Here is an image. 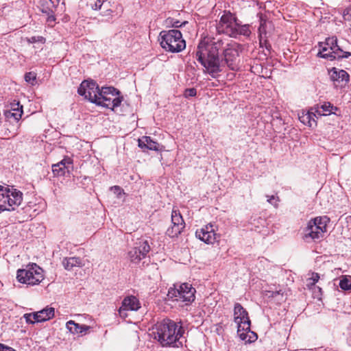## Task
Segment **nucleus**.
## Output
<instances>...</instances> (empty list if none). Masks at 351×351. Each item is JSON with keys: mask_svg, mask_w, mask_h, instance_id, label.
Masks as SVG:
<instances>
[{"mask_svg": "<svg viewBox=\"0 0 351 351\" xmlns=\"http://www.w3.org/2000/svg\"><path fill=\"white\" fill-rule=\"evenodd\" d=\"M219 38L205 37L200 41L196 51L197 60L212 77L219 76Z\"/></svg>", "mask_w": 351, "mask_h": 351, "instance_id": "f257e3e1", "label": "nucleus"}, {"mask_svg": "<svg viewBox=\"0 0 351 351\" xmlns=\"http://www.w3.org/2000/svg\"><path fill=\"white\" fill-rule=\"evenodd\" d=\"M154 337L162 347H180L181 337L184 332L183 328L169 319L157 322L154 328Z\"/></svg>", "mask_w": 351, "mask_h": 351, "instance_id": "f03ea898", "label": "nucleus"}, {"mask_svg": "<svg viewBox=\"0 0 351 351\" xmlns=\"http://www.w3.org/2000/svg\"><path fill=\"white\" fill-rule=\"evenodd\" d=\"M234 320L237 325V335L245 343L255 341L258 336L250 329L251 322L247 311L239 304L234 307Z\"/></svg>", "mask_w": 351, "mask_h": 351, "instance_id": "7ed1b4c3", "label": "nucleus"}, {"mask_svg": "<svg viewBox=\"0 0 351 351\" xmlns=\"http://www.w3.org/2000/svg\"><path fill=\"white\" fill-rule=\"evenodd\" d=\"M221 34L236 38L238 35L249 36L251 31L248 25H239L234 14L225 10L221 16Z\"/></svg>", "mask_w": 351, "mask_h": 351, "instance_id": "20e7f679", "label": "nucleus"}, {"mask_svg": "<svg viewBox=\"0 0 351 351\" xmlns=\"http://www.w3.org/2000/svg\"><path fill=\"white\" fill-rule=\"evenodd\" d=\"M160 45L166 51L178 53L186 47L185 40L182 38L180 31L171 29L162 31L160 33Z\"/></svg>", "mask_w": 351, "mask_h": 351, "instance_id": "39448f33", "label": "nucleus"}, {"mask_svg": "<svg viewBox=\"0 0 351 351\" xmlns=\"http://www.w3.org/2000/svg\"><path fill=\"white\" fill-rule=\"evenodd\" d=\"M23 200L22 193L15 189L0 185V213L14 210Z\"/></svg>", "mask_w": 351, "mask_h": 351, "instance_id": "423d86ee", "label": "nucleus"}, {"mask_svg": "<svg viewBox=\"0 0 351 351\" xmlns=\"http://www.w3.org/2000/svg\"><path fill=\"white\" fill-rule=\"evenodd\" d=\"M329 221L330 219L326 216L311 219L304 230V239L306 241H316L321 239L327 231V224Z\"/></svg>", "mask_w": 351, "mask_h": 351, "instance_id": "0eeeda50", "label": "nucleus"}, {"mask_svg": "<svg viewBox=\"0 0 351 351\" xmlns=\"http://www.w3.org/2000/svg\"><path fill=\"white\" fill-rule=\"evenodd\" d=\"M16 279L27 285H38L44 279L43 270L36 263L27 265L25 268L17 270Z\"/></svg>", "mask_w": 351, "mask_h": 351, "instance_id": "6e6552de", "label": "nucleus"}, {"mask_svg": "<svg viewBox=\"0 0 351 351\" xmlns=\"http://www.w3.org/2000/svg\"><path fill=\"white\" fill-rule=\"evenodd\" d=\"M123 100L120 92L114 87H103L99 93L97 105L114 110Z\"/></svg>", "mask_w": 351, "mask_h": 351, "instance_id": "1a4fd4ad", "label": "nucleus"}, {"mask_svg": "<svg viewBox=\"0 0 351 351\" xmlns=\"http://www.w3.org/2000/svg\"><path fill=\"white\" fill-rule=\"evenodd\" d=\"M195 289L189 283L174 285L170 287L167 295L169 298L182 302H192L195 300Z\"/></svg>", "mask_w": 351, "mask_h": 351, "instance_id": "9d476101", "label": "nucleus"}, {"mask_svg": "<svg viewBox=\"0 0 351 351\" xmlns=\"http://www.w3.org/2000/svg\"><path fill=\"white\" fill-rule=\"evenodd\" d=\"M100 90L95 82L84 80L81 83L77 92L79 95L84 96L85 99L97 104Z\"/></svg>", "mask_w": 351, "mask_h": 351, "instance_id": "9b49d317", "label": "nucleus"}, {"mask_svg": "<svg viewBox=\"0 0 351 351\" xmlns=\"http://www.w3.org/2000/svg\"><path fill=\"white\" fill-rule=\"evenodd\" d=\"M324 45H326L331 51L328 53H324L323 58H328L331 60L339 58H347L351 56V53L343 51L337 45V37H331L326 39L325 43H322Z\"/></svg>", "mask_w": 351, "mask_h": 351, "instance_id": "f8f14e48", "label": "nucleus"}, {"mask_svg": "<svg viewBox=\"0 0 351 351\" xmlns=\"http://www.w3.org/2000/svg\"><path fill=\"white\" fill-rule=\"evenodd\" d=\"M150 250L149 245L147 241L141 239L135 243V246L128 252L129 258L131 262L134 263H139L143 258H145Z\"/></svg>", "mask_w": 351, "mask_h": 351, "instance_id": "ddd939ff", "label": "nucleus"}, {"mask_svg": "<svg viewBox=\"0 0 351 351\" xmlns=\"http://www.w3.org/2000/svg\"><path fill=\"white\" fill-rule=\"evenodd\" d=\"M141 308V304L138 299L133 295L125 297L121 303V306L119 309V315L125 318L128 317V311H136Z\"/></svg>", "mask_w": 351, "mask_h": 351, "instance_id": "4468645a", "label": "nucleus"}, {"mask_svg": "<svg viewBox=\"0 0 351 351\" xmlns=\"http://www.w3.org/2000/svg\"><path fill=\"white\" fill-rule=\"evenodd\" d=\"M195 235L201 241L208 244H213L217 241V234L215 232L213 226L211 224L197 230Z\"/></svg>", "mask_w": 351, "mask_h": 351, "instance_id": "2eb2a0df", "label": "nucleus"}, {"mask_svg": "<svg viewBox=\"0 0 351 351\" xmlns=\"http://www.w3.org/2000/svg\"><path fill=\"white\" fill-rule=\"evenodd\" d=\"M329 73L330 78L333 82H341L345 84L349 82V75L344 70L333 67L330 70Z\"/></svg>", "mask_w": 351, "mask_h": 351, "instance_id": "dca6fc26", "label": "nucleus"}, {"mask_svg": "<svg viewBox=\"0 0 351 351\" xmlns=\"http://www.w3.org/2000/svg\"><path fill=\"white\" fill-rule=\"evenodd\" d=\"M54 316V308L47 306L41 311L33 313V318L36 322L49 320Z\"/></svg>", "mask_w": 351, "mask_h": 351, "instance_id": "f3484780", "label": "nucleus"}, {"mask_svg": "<svg viewBox=\"0 0 351 351\" xmlns=\"http://www.w3.org/2000/svg\"><path fill=\"white\" fill-rule=\"evenodd\" d=\"M66 328L69 330L72 334H80L83 335L86 333L90 328L89 326H86L84 324H79L75 323L73 320H70L66 324Z\"/></svg>", "mask_w": 351, "mask_h": 351, "instance_id": "a211bd4d", "label": "nucleus"}, {"mask_svg": "<svg viewBox=\"0 0 351 351\" xmlns=\"http://www.w3.org/2000/svg\"><path fill=\"white\" fill-rule=\"evenodd\" d=\"M138 146L141 148L154 151H158L160 148V145L157 142L154 141L149 136H143L141 139H139Z\"/></svg>", "mask_w": 351, "mask_h": 351, "instance_id": "6ab92c4d", "label": "nucleus"}, {"mask_svg": "<svg viewBox=\"0 0 351 351\" xmlns=\"http://www.w3.org/2000/svg\"><path fill=\"white\" fill-rule=\"evenodd\" d=\"M62 265L65 269L71 270L74 267H82L84 264L79 257L64 258L62 261Z\"/></svg>", "mask_w": 351, "mask_h": 351, "instance_id": "aec40b11", "label": "nucleus"}, {"mask_svg": "<svg viewBox=\"0 0 351 351\" xmlns=\"http://www.w3.org/2000/svg\"><path fill=\"white\" fill-rule=\"evenodd\" d=\"M313 109H311V111H308L306 113H303L301 116L299 117L300 121L304 124L308 125L309 127H311L313 124L316 123L314 117H316L317 114L315 111L313 112Z\"/></svg>", "mask_w": 351, "mask_h": 351, "instance_id": "412c9836", "label": "nucleus"}, {"mask_svg": "<svg viewBox=\"0 0 351 351\" xmlns=\"http://www.w3.org/2000/svg\"><path fill=\"white\" fill-rule=\"evenodd\" d=\"M334 108L337 109L330 103L325 102L320 106H318L315 108V111L318 116L321 117L331 114Z\"/></svg>", "mask_w": 351, "mask_h": 351, "instance_id": "4be33fe9", "label": "nucleus"}, {"mask_svg": "<svg viewBox=\"0 0 351 351\" xmlns=\"http://www.w3.org/2000/svg\"><path fill=\"white\" fill-rule=\"evenodd\" d=\"M171 223H177V228H184L185 223L179 210L173 209L171 213Z\"/></svg>", "mask_w": 351, "mask_h": 351, "instance_id": "5701e85b", "label": "nucleus"}, {"mask_svg": "<svg viewBox=\"0 0 351 351\" xmlns=\"http://www.w3.org/2000/svg\"><path fill=\"white\" fill-rule=\"evenodd\" d=\"M171 224L172 226L167 230L166 234L169 237H176L182 232L184 228H177V223H171Z\"/></svg>", "mask_w": 351, "mask_h": 351, "instance_id": "b1692460", "label": "nucleus"}, {"mask_svg": "<svg viewBox=\"0 0 351 351\" xmlns=\"http://www.w3.org/2000/svg\"><path fill=\"white\" fill-rule=\"evenodd\" d=\"M23 113V111H17V112H14L10 110H5L4 114L7 119L13 118L15 121H19Z\"/></svg>", "mask_w": 351, "mask_h": 351, "instance_id": "393cba45", "label": "nucleus"}, {"mask_svg": "<svg viewBox=\"0 0 351 351\" xmlns=\"http://www.w3.org/2000/svg\"><path fill=\"white\" fill-rule=\"evenodd\" d=\"M319 279V274L315 273V272L311 273V277H309L306 280V282H307L306 286L309 289H311L312 287H313L315 285V283L318 282Z\"/></svg>", "mask_w": 351, "mask_h": 351, "instance_id": "a878e982", "label": "nucleus"}, {"mask_svg": "<svg viewBox=\"0 0 351 351\" xmlns=\"http://www.w3.org/2000/svg\"><path fill=\"white\" fill-rule=\"evenodd\" d=\"M339 287L343 290H350L351 289V277H343L340 280Z\"/></svg>", "mask_w": 351, "mask_h": 351, "instance_id": "bb28decb", "label": "nucleus"}, {"mask_svg": "<svg viewBox=\"0 0 351 351\" xmlns=\"http://www.w3.org/2000/svg\"><path fill=\"white\" fill-rule=\"evenodd\" d=\"M109 3L108 0H96L95 3L91 5V8L95 10H101L103 5L108 8Z\"/></svg>", "mask_w": 351, "mask_h": 351, "instance_id": "cd10ccee", "label": "nucleus"}, {"mask_svg": "<svg viewBox=\"0 0 351 351\" xmlns=\"http://www.w3.org/2000/svg\"><path fill=\"white\" fill-rule=\"evenodd\" d=\"M52 171L56 176H64L65 173V169L58 163L52 166Z\"/></svg>", "mask_w": 351, "mask_h": 351, "instance_id": "c85d7f7f", "label": "nucleus"}, {"mask_svg": "<svg viewBox=\"0 0 351 351\" xmlns=\"http://www.w3.org/2000/svg\"><path fill=\"white\" fill-rule=\"evenodd\" d=\"M10 110L14 112H17V111H23V106L20 105L19 101L14 100L10 104Z\"/></svg>", "mask_w": 351, "mask_h": 351, "instance_id": "c756f323", "label": "nucleus"}, {"mask_svg": "<svg viewBox=\"0 0 351 351\" xmlns=\"http://www.w3.org/2000/svg\"><path fill=\"white\" fill-rule=\"evenodd\" d=\"M259 36L262 38V36L266 34V21L262 17L260 19V26L258 27Z\"/></svg>", "mask_w": 351, "mask_h": 351, "instance_id": "7c9ffc66", "label": "nucleus"}, {"mask_svg": "<svg viewBox=\"0 0 351 351\" xmlns=\"http://www.w3.org/2000/svg\"><path fill=\"white\" fill-rule=\"evenodd\" d=\"M36 75L34 72H29L25 75V80L27 82L31 83L34 84V81L36 80Z\"/></svg>", "mask_w": 351, "mask_h": 351, "instance_id": "2f4dec72", "label": "nucleus"}, {"mask_svg": "<svg viewBox=\"0 0 351 351\" xmlns=\"http://www.w3.org/2000/svg\"><path fill=\"white\" fill-rule=\"evenodd\" d=\"M266 197L267 198V201L274 205L275 207L278 206V202H279V198L278 196L275 195H267Z\"/></svg>", "mask_w": 351, "mask_h": 351, "instance_id": "473e14b6", "label": "nucleus"}, {"mask_svg": "<svg viewBox=\"0 0 351 351\" xmlns=\"http://www.w3.org/2000/svg\"><path fill=\"white\" fill-rule=\"evenodd\" d=\"M27 41L29 43H35L37 42L45 43V38L43 36H32L27 38Z\"/></svg>", "mask_w": 351, "mask_h": 351, "instance_id": "72a5a7b5", "label": "nucleus"}, {"mask_svg": "<svg viewBox=\"0 0 351 351\" xmlns=\"http://www.w3.org/2000/svg\"><path fill=\"white\" fill-rule=\"evenodd\" d=\"M60 166H62L64 169H68L69 166L72 164V161L71 158H66L62 160L60 162H58Z\"/></svg>", "mask_w": 351, "mask_h": 351, "instance_id": "f704fd0d", "label": "nucleus"}, {"mask_svg": "<svg viewBox=\"0 0 351 351\" xmlns=\"http://www.w3.org/2000/svg\"><path fill=\"white\" fill-rule=\"evenodd\" d=\"M319 47H320V49H319V51L318 53V56H320L321 58H323V55L324 53H328L329 51H331L328 47H326V45H324L322 43H320L319 44Z\"/></svg>", "mask_w": 351, "mask_h": 351, "instance_id": "c9c22d12", "label": "nucleus"}, {"mask_svg": "<svg viewBox=\"0 0 351 351\" xmlns=\"http://www.w3.org/2000/svg\"><path fill=\"white\" fill-rule=\"evenodd\" d=\"M197 94V90L194 88H187L185 90L184 96L185 97H194Z\"/></svg>", "mask_w": 351, "mask_h": 351, "instance_id": "e433bc0d", "label": "nucleus"}, {"mask_svg": "<svg viewBox=\"0 0 351 351\" xmlns=\"http://www.w3.org/2000/svg\"><path fill=\"white\" fill-rule=\"evenodd\" d=\"M24 317H25V319H26V322H27V323H32V324H34V323L36 322V321H34V319L33 318V313H32V314H31V313H29V314H25V315H24Z\"/></svg>", "mask_w": 351, "mask_h": 351, "instance_id": "4c0bfd02", "label": "nucleus"}, {"mask_svg": "<svg viewBox=\"0 0 351 351\" xmlns=\"http://www.w3.org/2000/svg\"><path fill=\"white\" fill-rule=\"evenodd\" d=\"M55 21H56V18L52 14L49 15L47 19V22L48 25L50 26L53 25Z\"/></svg>", "mask_w": 351, "mask_h": 351, "instance_id": "58836bf2", "label": "nucleus"}, {"mask_svg": "<svg viewBox=\"0 0 351 351\" xmlns=\"http://www.w3.org/2000/svg\"><path fill=\"white\" fill-rule=\"evenodd\" d=\"M186 23H187L186 21H184L182 23H180L179 21L174 19V21L171 23V27L177 28V27H182V25H184Z\"/></svg>", "mask_w": 351, "mask_h": 351, "instance_id": "ea45409f", "label": "nucleus"}, {"mask_svg": "<svg viewBox=\"0 0 351 351\" xmlns=\"http://www.w3.org/2000/svg\"><path fill=\"white\" fill-rule=\"evenodd\" d=\"M269 293H271V294L269 295V297L274 298V297H276V296H277L278 295H282V293H281V290L277 291H271V292L269 291Z\"/></svg>", "mask_w": 351, "mask_h": 351, "instance_id": "a19ab883", "label": "nucleus"}, {"mask_svg": "<svg viewBox=\"0 0 351 351\" xmlns=\"http://www.w3.org/2000/svg\"><path fill=\"white\" fill-rule=\"evenodd\" d=\"M112 190H113L114 192L117 193L118 195L121 194L122 192L121 189L118 186H114L112 187Z\"/></svg>", "mask_w": 351, "mask_h": 351, "instance_id": "79ce46f5", "label": "nucleus"}, {"mask_svg": "<svg viewBox=\"0 0 351 351\" xmlns=\"http://www.w3.org/2000/svg\"><path fill=\"white\" fill-rule=\"evenodd\" d=\"M343 16L346 18L347 16H349L351 17V7L348 8L346 9L343 12Z\"/></svg>", "mask_w": 351, "mask_h": 351, "instance_id": "37998d69", "label": "nucleus"}, {"mask_svg": "<svg viewBox=\"0 0 351 351\" xmlns=\"http://www.w3.org/2000/svg\"><path fill=\"white\" fill-rule=\"evenodd\" d=\"M3 351H16L15 349H14L11 347H9V346H4V345L3 346Z\"/></svg>", "mask_w": 351, "mask_h": 351, "instance_id": "c03bdc74", "label": "nucleus"}, {"mask_svg": "<svg viewBox=\"0 0 351 351\" xmlns=\"http://www.w3.org/2000/svg\"><path fill=\"white\" fill-rule=\"evenodd\" d=\"M229 54V50H226L225 52H224V60L226 62V63L228 64V55Z\"/></svg>", "mask_w": 351, "mask_h": 351, "instance_id": "a18cd8bd", "label": "nucleus"}, {"mask_svg": "<svg viewBox=\"0 0 351 351\" xmlns=\"http://www.w3.org/2000/svg\"><path fill=\"white\" fill-rule=\"evenodd\" d=\"M174 21V19L172 18H168L166 20V23L167 25H171V23Z\"/></svg>", "mask_w": 351, "mask_h": 351, "instance_id": "49530a36", "label": "nucleus"}, {"mask_svg": "<svg viewBox=\"0 0 351 351\" xmlns=\"http://www.w3.org/2000/svg\"><path fill=\"white\" fill-rule=\"evenodd\" d=\"M51 3V4L53 5V6H56L57 4H58L59 3V0H56V1H53V0H49Z\"/></svg>", "mask_w": 351, "mask_h": 351, "instance_id": "de8ad7c7", "label": "nucleus"}, {"mask_svg": "<svg viewBox=\"0 0 351 351\" xmlns=\"http://www.w3.org/2000/svg\"><path fill=\"white\" fill-rule=\"evenodd\" d=\"M3 345L0 343V351H3Z\"/></svg>", "mask_w": 351, "mask_h": 351, "instance_id": "09e8293b", "label": "nucleus"}, {"mask_svg": "<svg viewBox=\"0 0 351 351\" xmlns=\"http://www.w3.org/2000/svg\"><path fill=\"white\" fill-rule=\"evenodd\" d=\"M317 289H319V291H322V289L320 287H317Z\"/></svg>", "mask_w": 351, "mask_h": 351, "instance_id": "8fccbe9b", "label": "nucleus"}]
</instances>
